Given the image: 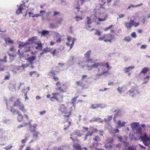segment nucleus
Instances as JSON below:
<instances>
[{
    "instance_id": "obj_1",
    "label": "nucleus",
    "mask_w": 150,
    "mask_h": 150,
    "mask_svg": "<svg viewBox=\"0 0 150 150\" xmlns=\"http://www.w3.org/2000/svg\"><path fill=\"white\" fill-rule=\"evenodd\" d=\"M55 71L52 70L49 73V75L50 76L53 77L54 81L56 82L55 83L56 86L55 90L59 92L60 93H64L66 92L67 87L64 83H61L60 81H59V78L55 76L56 74Z\"/></svg>"
},
{
    "instance_id": "obj_2",
    "label": "nucleus",
    "mask_w": 150,
    "mask_h": 150,
    "mask_svg": "<svg viewBox=\"0 0 150 150\" xmlns=\"http://www.w3.org/2000/svg\"><path fill=\"white\" fill-rule=\"evenodd\" d=\"M59 112L61 114H64V119L67 120V122L70 119V117L71 115V112L69 111L67 109L66 106L64 104L61 105L59 109Z\"/></svg>"
},
{
    "instance_id": "obj_3",
    "label": "nucleus",
    "mask_w": 150,
    "mask_h": 150,
    "mask_svg": "<svg viewBox=\"0 0 150 150\" xmlns=\"http://www.w3.org/2000/svg\"><path fill=\"white\" fill-rule=\"evenodd\" d=\"M114 36L110 33L104 35L102 36L99 38L98 39L100 41H104L105 42H111L112 40L114 39Z\"/></svg>"
},
{
    "instance_id": "obj_4",
    "label": "nucleus",
    "mask_w": 150,
    "mask_h": 150,
    "mask_svg": "<svg viewBox=\"0 0 150 150\" xmlns=\"http://www.w3.org/2000/svg\"><path fill=\"white\" fill-rule=\"evenodd\" d=\"M139 22L135 23L134 21L130 20V22H126L125 23V26L127 30H131V27L133 25L136 27L139 25Z\"/></svg>"
},
{
    "instance_id": "obj_5",
    "label": "nucleus",
    "mask_w": 150,
    "mask_h": 150,
    "mask_svg": "<svg viewBox=\"0 0 150 150\" xmlns=\"http://www.w3.org/2000/svg\"><path fill=\"white\" fill-rule=\"evenodd\" d=\"M128 92H129V95L132 97H134L136 94L139 93V91L135 87L132 88Z\"/></svg>"
},
{
    "instance_id": "obj_6",
    "label": "nucleus",
    "mask_w": 150,
    "mask_h": 150,
    "mask_svg": "<svg viewBox=\"0 0 150 150\" xmlns=\"http://www.w3.org/2000/svg\"><path fill=\"white\" fill-rule=\"evenodd\" d=\"M60 93H52L53 96H54L55 99L57 101H60L63 98L62 95L59 94Z\"/></svg>"
},
{
    "instance_id": "obj_7",
    "label": "nucleus",
    "mask_w": 150,
    "mask_h": 150,
    "mask_svg": "<svg viewBox=\"0 0 150 150\" xmlns=\"http://www.w3.org/2000/svg\"><path fill=\"white\" fill-rule=\"evenodd\" d=\"M67 40L68 41V42L66 43V45L67 46H69V50L71 49L73 46L74 44V40L72 41V43L70 44V42L72 40V38L71 37L68 36L67 37Z\"/></svg>"
},
{
    "instance_id": "obj_8",
    "label": "nucleus",
    "mask_w": 150,
    "mask_h": 150,
    "mask_svg": "<svg viewBox=\"0 0 150 150\" xmlns=\"http://www.w3.org/2000/svg\"><path fill=\"white\" fill-rule=\"evenodd\" d=\"M20 46L24 48V50L25 52L29 51L30 50V44L28 42H27L24 45H20L19 47Z\"/></svg>"
},
{
    "instance_id": "obj_9",
    "label": "nucleus",
    "mask_w": 150,
    "mask_h": 150,
    "mask_svg": "<svg viewBox=\"0 0 150 150\" xmlns=\"http://www.w3.org/2000/svg\"><path fill=\"white\" fill-rule=\"evenodd\" d=\"M52 50V48L49 47H47L43 50L42 52L40 53V54L41 55L43 54H47L49 52H50L51 53V52Z\"/></svg>"
},
{
    "instance_id": "obj_10",
    "label": "nucleus",
    "mask_w": 150,
    "mask_h": 150,
    "mask_svg": "<svg viewBox=\"0 0 150 150\" xmlns=\"http://www.w3.org/2000/svg\"><path fill=\"white\" fill-rule=\"evenodd\" d=\"M25 4H22L19 6V7L17 9L16 11V13L17 14H19L20 13H21L22 11L23 10L24 8H23V7H25Z\"/></svg>"
},
{
    "instance_id": "obj_11",
    "label": "nucleus",
    "mask_w": 150,
    "mask_h": 150,
    "mask_svg": "<svg viewBox=\"0 0 150 150\" xmlns=\"http://www.w3.org/2000/svg\"><path fill=\"white\" fill-rule=\"evenodd\" d=\"M52 50L51 51L50 54L53 57L58 56L60 52L58 49H54Z\"/></svg>"
},
{
    "instance_id": "obj_12",
    "label": "nucleus",
    "mask_w": 150,
    "mask_h": 150,
    "mask_svg": "<svg viewBox=\"0 0 150 150\" xmlns=\"http://www.w3.org/2000/svg\"><path fill=\"white\" fill-rule=\"evenodd\" d=\"M36 58V57L33 56L27 58L26 60L30 64H32L33 61Z\"/></svg>"
},
{
    "instance_id": "obj_13",
    "label": "nucleus",
    "mask_w": 150,
    "mask_h": 150,
    "mask_svg": "<svg viewBox=\"0 0 150 150\" xmlns=\"http://www.w3.org/2000/svg\"><path fill=\"white\" fill-rule=\"evenodd\" d=\"M36 45L35 46V48L36 49L38 50H42V45L41 42L40 41H38V42L35 44Z\"/></svg>"
},
{
    "instance_id": "obj_14",
    "label": "nucleus",
    "mask_w": 150,
    "mask_h": 150,
    "mask_svg": "<svg viewBox=\"0 0 150 150\" xmlns=\"http://www.w3.org/2000/svg\"><path fill=\"white\" fill-rule=\"evenodd\" d=\"M31 122H29V125L30 126V129L31 132H33L35 131L36 127L37 126V124H34L32 125Z\"/></svg>"
},
{
    "instance_id": "obj_15",
    "label": "nucleus",
    "mask_w": 150,
    "mask_h": 150,
    "mask_svg": "<svg viewBox=\"0 0 150 150\" xmlns=\"http://www.w3.org/2000/svg\"><path fill=\"white\" fill-rule=\"evenodd\" d=\"M20 112L19 111H17V114H18V115L17 116V120L18 122H21L22 121L23 119V115L20 114Z\"/></svg>"
},
{
    "instance_id": "obj_16",
    "label": "nucleus",
    "mask_w": 150,
    "mask_h": 150,
    "mask_svg": "<svg viewBox=\"0 0 150 150\" xmlns=\"http://www.w3.org/2000/svg\"><path fill=\"white\" fill-rule=\"evenodd\" d=\"M7 57L6 56H5L3 60L0 59V66L1 65L2 62H4V63H6L7 62L6 59ZM4 67L2 68H0V71H3L4 70Z\"/></svg>"
},
{
    "instance_id": "obj_17",
    "label": "nucleus",
    "mask_w": 150,
    "mask_h": 150,
    "mask_svg": "<svg viewBox=\"0 0 150 150\" xmlns=\"http://www.w3.org/2000/svg\"><path fill=\"white\" fill-rule=\"evenodd\" d=\"M139 125V122H132L131 124V127L133 129L136 128Z\"/></svg>"
},
{
    "instance_id": "obj_18",
    "label": "nucleus",
    "mask_w": 150,
    "mask_h": 150,
    "mask_svg": "<svg viewBox=\"0 0 150 150\" xmlns=\"http://www.w3.org/2000/svg\"><path fill=\"white\" fill-rule=\"evenodd\" d=\"M29 74L32 77L35 76L36 77H38L39 76V74L35 71L30 72Z\"/></svg>"
},
{
    "instance_id": "obj_19",
    "label": "nucleus",
    "mask_w": 150,
    "mask_h": 150,
    "mask_svg": "<svg viewBox=\"0 0 150 150\" xmlns=\"http://www.w3.org/2000/svg\"><path fill=\"white\" fill-rule=\"evenodd\" d=\"M18 107L19 109L23 112H25L26 111V109L25 108V105L23 103H21Z\"/></svg>"
},
{
    "instance_id": "obj_20",
    "label": "nucleus",
    "mask_w": 150,
    "mask_h": 150,
    "mask_svg": "<svg viewBox=\"0 0 150 150\" xmlns=\"http://www.w3.org/2000/svg\"><path fill=\"white\" fill-rule=\"evenodd\" d=\"M21 98H18L15 101L13 105L15 107H18L22 103L20 101Z\"/></svg>"
},
{
    "instance_id": "obj_21",
    "label": "nucleus",
    "mask_w": 150,
    "mask_h": 150,
    "mask_svg": "<svg viewBox=\"0 0 150 150\" xmlns=\"http://www.w3.org/2000/svg\"><path fill=\"white\" fill-rule=\"evenodd\" d=\"M149 69L148 67H146L142 69V70L140 72V74H146L149 71Z\"/></svg>"
},
{
    "instance_id": "obj_22",
    "label": "nucleus",
    "mask_w": 150,
    "mask_h": 150,
    "mask_svg": "<svg viewBox=\"0 0 150 150\" xmlns=\"http://www.w3.org/2000/svg\"><path fill=\"white\" fill-rule=\"evenodd\" d=\"M101 106L100 104H92L91 105V108L92 109H96L98 108H99Z\"/></svg>"
},
{
    "instance_id": "obj_23",
    "label": "nucleus",
    "mask_w": 150,
    "mask_h": 150,
    "mask_svg": "<svg viewBox=\"0 0 150 150\" xmlns=\"http://www.w3.org/2000/svg\"><path fill=\"white\" fill-rule=\"evenodd\" d=\"M38 37L35 36H34L32 38L29 39L28 41L30 42L31 43H32L34 42L35 40H37Z\"/></svg>"
},
{
    "instance_id": "obj_24",
    "label": "nucleus",
    "mask_w": 150,
    "mask_h": 150,
    "mask_svg": "<svg viewBox=\"0 0 150 150\" xmlns=\"http://www.w3.org/2000/svg\"><path fill=\"white\" fill-rule=\"evenodd\" d=\"M4 40L6 43L13 44L14 43V41L11 40L9 37L5 38Z\"/></svg>"
},
{
    "instance_id": "obj_25",
    "label": "nucleus",
    "mask_w": 150,
    "mask_h": 150,
    "mask_svg": "<svg viewBox=\"0 0 150 150\" xmlns=\"http://www.w3.org/2000/svg\"><path fill=\"white\" fill-rule=\"evenodd\" d=\"M91 51L90 50H88L84 54V57L85 58H89L90 57V54H91Z\"/></svg>"
},
{
    "instance_id": "obj_26",
    "label": "nucleus",
    "mask_w": 150,
    "mask_h": 150,
    "mask_svg": "<svg viewBox=\"0 0 150 150\" xmlns=\"http://www.w3.org/2000/svg\"><path fill=\"white\" fill-rule=\"evenodd\" d=\"M104 64L103 63L97 62L93 65V67L97 68L99 66H103Z\"/></svg>"
},
{
    "instance_id": "obj_27",
    "label": "nucleus",
    "mask_w": 150,
    "mask_h": 150,
    "mask_svg": "<svg viewBox=\"0 0 150 150\" xmlns=\"http://www.w3.org/2000/svg\"><path fill=\"white\" fill-rule=\"evenodd\" d=\"M39 33L41 34V36H42L48 34L49 32V31L44 30L40 32Z\"/></svg>"
},
{
    "instance_id": "obj_28",
    "label": "nucleus",
    "mask_w": 150,
    "mask_h": 150,
    "mask_svg": "<svg viewBox=\"0 0 150 150\" xmlns=\"http://www.w3.org/2000/svg\"><path fill=\"white\" fill-rule=\"evenodd\" d=\"M76 84L78 86H79L81 87L82 89L84 88V86L83 85L82 83L80 81H77L76 82Z\"/></svg>"
},
{
    "instance_id": "obj_29",
    "label": "nucleus",
    "mask_w": 150,
    "mask_h": 150,
    "mask_svg": "<svg viewBox=\"0 0 150 150\" xmlns=\"http://www.w3.org/2000/svg\"><path fill=\"white\" fill-rule=\"evenodd\" d=\"M112 119V115L108 116L106 118L104 119L105 122L107 121H110Z\"/></svg>"
},
{
    "instance_id": "obj_30",
    "label": "nucleus",
    "mask_w": 150,
    "mask_h": 150,
    "mask_svg": "<svg viewBox=\"0 0 150 150\" xmlns=\"http://www.w3.org/2000/svg\"><path fill=\"white\" fill-rule=\"evenodd\" d=\"M134 68V67H132V66H129L128 68L125 67L124 69L125 72L126 73H127L129 71V70L130 69H132L133 68Z\"/></svg>"
},
{
    "instance_id": "obj_31",
    "label": "nucleus",
    "mask_w": 150,
    "mask_h": 150,
    "mask_svg": "<svg viewBox=\"0 0 150 150\" xmlns=\"http://www.w3.org/2000/svg\"><path fill=\"white\" fill-rule=\"evenodd\" d=\"M57 26V25L56 23H51L50 24V27L51 28H54Z\"/></svg>"
},
{
    "instance_id": "obj_32",
    "label": "nucleus",
    "mask_w": 150,
    "mask_h": 150,
    "mask_svg": "<svg viewBox=\"0 0 150 150\" xmlns=\"http://www.w3.org/2000/svg\"><path fill=\"white\" fill-rule=\"evenodd\" d=\"M63 21V18L61 17L59 19L56 21V24H61Z\"/></svg>"
},
{
    "instance_id": "obj_33",
    "label": "nucleus",
    "mask_w": 150,
    "mask_h": 150,
    "mask_svg": "<svg viewBox=\"0 0 150 150\" xmlns=\"http://www.w3.org/2000/svg\"><path fill=\"white\" fill-rule=\"evenodd\" d=\"M10 111L13 114H14L16 112L17 113V112L18 111L15 108H14L13 107H12L11 108V109L10 110Z\"/></svg>"
},
{
    "instance_id": "obj_34",
    "label": "nucleus",
    "mask_w": 150,
    "mask_h": 150,
    "mask_svg": "<svg viewBox=\"0 0 150 150\" xmlns=\"http://www.w3.org/2000/svg\"><path fill=\"white\" fill-rule=\"evenodd\" d=\"M87 24L89 25L91 24L92 22L91 21V18H90L89 17H87Z\"/></svg>"
},
{
    "instance_id": "obj_35",
    "label": "nucleus",
    "mask_w": 150,
    "mask_h": 150,
    "mask_svg": "<svg viewBox=\"0 0 150 150\" xmlns=\"http://www.w3.org/2000/svg\"><path fill=\"white\" fill-rule=\"evenodd\" d=\"M105 147L107 149L110 150L112 148V146L110 144L108 145L107 144H105Z\"/></svg>"
},
{
    "instance_id": "obj_36",
    "label": "nucleus",
    "mask_w": 150,
    "mask_h": 150,
    "mask_svg": "<svg viewBox=\"0 0 150 150\" xmlns=\"http://www.w3.org/2000/svg\"><path fill=\"white\" fill-rule=\"evenodd\" d=\"M93 121H99V122H102L100 120L101 119L99 117H94L93 118Z\"/></svg>"
},
{
    "instance_id": "obj_37",
    "label": "nucleus",
    "mask_w": 150,
    "mask_h": 150,
    "mask_svg": "<svg viewBox=\"0 0 150 150\" xmlns=\"http://www.w3.org/2000/svg\"><path fill=\"white\" fill-rule=\"evenodd\" d=\"M132 39L129 36L125 37L124 40L127 42H129Z\"/></svg>"
},
{
    "instance_id": "obj_38",
    "label": "nucleus",
    "mask_w": 150,
    "mask_h": 150,
    "mask_svg": "<svg viewBox=\"0 0 150 150\" xmlns=\"http://www.w3.org/2000/svg\"><path fill=\"white\" fill-rule=\"evenodd\" d=\"M106 1L104 0H101V2L100 4V8H103V6L105 4Z\"/></svg>"
},
{
    "instance_id": "obj_39",
    "label": "nucleus",
    "mask_w": 150,
    "mask_h": 150,
    "mask_svg": "<svg viewBox=\"0 0 150 150\" xmlns=\"http://www.w3.org/2000/svg\"><path fill=\"white\" fill-rule=\"evenodd\" d=\"M142 128L140 127L136 128V131L137 133L138 134H141L142 132Z\"/></svg>"
},
{
    "instance_id": "obj_40",
    "label": "nucleus",
    "mask_w": 150,
    "mask_h": 150,
    "mask_svg": "<svg viewBox=\"0 0 150 150\" xmlns=\"http://www.w3.org/2000/svg\"><path fill=\"white\" fill-rule=\"evenodd\" d=\"M127 150H137L136 148L134 146H129L127 148Z\"/></svg>"
},
{
    "instance_id": "obj_41",
    "label": "nucleus",
    "mask_w": 150,
    "mask_h": 150,
    "mask_svg": "<svg viewBox=\"0 0 150 150\" xmlns=\"http://www.w3.org/2000/svg\"><path fill=\"white\" fill-rule=\"evenodd\" d=\"M79 96H77L72 98L71 100V103L74 104V102L76 101V99Z\"/></svg>"
},
{
    "instance_id": "obj_42",
    "label": "nucleus",
    "mask_w": 150,
    "mask_h": 150,
    "mask_svg": "<svg viewBox=\"0 0 150 150\" xmlns=\"http://www.w3.org/2000/svg\"><path fill=\"white\" fill-rule=\"evenodd\" d=\"M106 73H107L108 74V71H104L102 73L99 74H97L96 75V76H97L98 77H99L100 76H101L105 74Z\"/></svg>"
},
{
    "instance_id": "obj_43",
    "label": "nucleus",
    "mask_w": 150,
    "mask_h": 150,
    "mask_svg": "<svg viewBox=\"0 0 150 150\" xmlns=\"http://www.w3.org/2000/svg\"><path fill=\"white\" fill-rule=\"evenodd\" d=\"M143 142L144 144L146 146H148L149 145V143L145 139L143 140Z\"/></svg>"
},
{
    "instance_id": "obj_44",
    "label": "nucleus",
    "mask_w": 150,
    "mask_h": 150,
    "mask_svg": "<svg viewBox=\"0 0 150 150\" xmlns=\"http://www.w3.org/2000/svg\"><path fill=\"white\" fill-rule=\"evenodd\" d=\"M75 18H76V20L77 21L82 20L83 19L82 17L80 16H76Z\"/></svg>"
},
{
    "instance_id": "obj_45",
    "label": "nucleus",
    "mask_w": 150,
    "mask_h": 150,
    "mask_svg": "<svg viewBox=\"0 0 150 150\" xmlns=\"http://www.w3.org/2000/svg\"><path fill=\"white\" fill-rule=\"evenodd\" d=\"M131 36L133 38H135L137 37V35L136 33L135 32H132L131 35Z\"/></svg>"
},
{
    "instance_id": "obj_46",
    "label": "nucleus",
    "mask_w": 150,
    "mask_h": 150,
    "mask_svg": "<svg viewBox=\"0 0 150 150\" xmlns=\"http://www.w3.org/2000/svg\"><path fill=\"white\" fill-rule=\"evenodd\" d=\"M143 5V4L142 3H141V4H139L138 5H131L130 6L131 7H137L139 6H141Z\"/></svg>"
},
{
    "instance_id": "obj_47",
    "label": "nucleus",
    "mask_w": 150,
    "mask_h": 150,
    "mask_svg": "<svg viewBox=\"0 0 150 150\" xmlns=\"http://www.w3.org/2000/svg\"><path fill=\"white\" fill-rule=\"evenodd\" d=\"M27 125V123H25L24 124H22L19 125V126H18L17 127L18 128H21V127H25Z\"/></svg>"
},
{
    "instance_id": "obj_48",
    "label": "nucleus",
    "mask_w": 150,
    "mask_h": 150,
    "mask_svg": "<svg viewBox=\"0 0 150 150\" xmlns=\"http://www.w3.org/2000/svg\"><path fill=\"white\" fill-rule=\"evenodd\" d=\"M95 35H97L98 36H100L101 35V33L100 31L96 30V32L95 33Z\"/></svg>"
},
{
    "instance_id": "obj_49",
    "label": "nucleus",
    "mask_w": 150,
    "mask_h": 150,
    "mask_svg": "<svg viewBox=\"0 0 150 150\" xmlns=\"http://www.w3.org/2000/svg\"><path fill=\"white\" fill-rule=\"evenodd\" d=\"M92 145L94 147H96L98 146V141L94 142L93 143Z\"/></svg>"
},
{
    "instance_id": "obj_50",
    "label": "nucleus",
    "mask_w": 150,
    "mask_h": 150,
    "mask_svg": "<svg viewBox=\"0 0 150 150\" xmlns=\"http://www.w3.org/2000/svg\"><path fill=\"white\" fill-rule=\"evenodd\" d=\"M113 26V25H111L110 26L104 29V30L105 31H108V30H109Z\"/></svg>"
},
{
    "instance_id": "obj_51",
    "label": "nucleus",
    "mask_w": 150,
    "mask_h": 150,
    "mask_svg": "<svg viewBox=\"0 0 150 150\" xmlns=\"http://www.w3.org/2000/svg\"><path fill=\"white\" fill-rule=\"evenodd\" d=\"M74 57L73 56H71L70 57V59L69 60V62H72L73 63L74 62Z\"/></svg>"
},
{
    "instance_id": "obj_52",
    "label": "nucleus",
    "mask_w": 150,
    "mask_h": 150,
    "mask_svg": "<svg viewBox=\"0 0 150 150\" xmlns=\"http://www.w3.org/2000/svg\"><path fill=\"white\" fill-rule=\"evenodd\" d=\"M33 136L34 137H35L36 138H38V133L36 132H35V131L34 132H33Z\"/></svg>"
},
{
    "instance_id": "obj_53",
    "label": "nucleus",
    "mask_w": 150,
    "mask_h": 150,
    "mask_svg": "<svg viewBox=\"0 0 150 150\" xmlns=\"http://www.w3.org/2000/svg\"><path fill=\"white\" fill-rule=\"evenodd\" d=\"M87 67L88 68V70H92L93 68V65L92 66H89L88 65H87Z\"/></svg>"
},
{
    "instance_id": "obj_54",
    "label": "nucleus",
    "mask_w": 150,
    "mask_h": 150,
    "mask_svg": "<svg viewBox=\"0 0 150 150\" xmlns=\"http://www.w3.org/2000/svg\"><path fill=\"white\" fill-rule=\"evenodd\" d=\"M106 19V18L105 17L103 18H98V20L100 22L101 21H105Z\"/></svg>"
},
{
    "instance_id": "obj_55",
    "label": "nucleus",
    "mask_w": 150,
    "mask_h": 150,
    "mask_svg": "<svg viewBox=\"0 0 150 150\" xmlns=\"http://www.w3.org/2000/svg\"><path fill=\"white\" fill-rule=\"evenodd\" d=\"M12 145H11L10 146H7L6 147H5L4 148V149H5L8 150H9L10 149L12 148Z\"/></svg>"
},
{
    "instance_id": "obj_56",
    "label": "nucleus",
    "mask_w": 150,
    "mask_h": 150,
    "mask_svg": "<svg viewBox=\"0 0 150 150\" xmlns=\"http://www.w3.org/2000/svg\"><path fill=\"white\" fill-rule=\"evenodd\" d=\"M54 150H63V149L60 147H54L53 149Z\"/></svg>"
},
{
    "instance_id": "obj_57",
    "label": "nucleus",
    "mask_w": 150,
    "mask_h": 150,
    "mask_svg": "<svg viewBox=\"0 0 150 150\" xmlns=\"http://www.w3.org/2000/svg\"><path fill=\"white\" fill-rule=\"evenodd\" d=\"M122 142L123 144L126 146H127L129 144V142H126L125 141H123Z\"/></svg>"
},
{
    "instance_id": "obj_58",
    "label": "nucleus",
    "mask_w": 150,
    "mask_h": 150,
    "mask_svg": "<svg viewBox=\"0 0 150 150\" xmlns=\"http://www.w3.org/2000/svg\"><path fill=\"white\" fill-rule=\"evenodd\" d=\"M71 122H69V125L67 126L64 125L65 127L64 128V130H67L69 127V126L71 125Z\"/></svg>"
},
{
    "instance_id": "obj_59",
    "label": "nucleus",
    "mask_w": 150,
    "mask_h": 150,
    "mask_svg": "<svg viewBox=\"0 0 150 150\" xmlns=\"http://www.w3.org/2000/svg\"><path fill=\"white\" fill-rule=\"evenodd\" d=\"M118 125L119 126V125H121V126L122 127V126H124L125 124V122H122V124H121V122H118Z\"/></svg>"
},
{
    "instance_id": "obj_60",
    "label": "nucleus",
    "mask_w": 150,
    "mask_h": 150,
    "mask_svg": "<svg viewBox=\"0 0 150 150\" xmlns=\"http://www.w3.org/2000/svg\"><path fill=\"white\" fill-rule=\"evenodd\" d=\"M113 141L114 140L112 138H111L109 139L108 143H112L113 142Z\"/></svg>"
},
{
    "instance_id": "obj_61",
    "label": "nucleus",
    "mask_w": 150,
    "mask_h": 150,
    "mask_svg": "<svg viewBox=\"0 0 150 150\" xmlns=\"http://www.w3.org/2000/svg\"><path fill=\"white\" fill-rule=\"evenodd\" d=\"M87 77V75H83L82 76V78L81 79V80L82 81L84 79L86 78Z\"/></svg>"
},
{
    "instance_id": "obj_62",
    "label": "nucleus",
    "mask_w": 150,
    "mask_h": 150,
    "mask_svg": "<svg viewBox=\"0 0 150 150\" xmlns=\"http://www.w3.org/2000/svg\"><path fill=\"white\" fill-rule=\"evenodd\" d=\"M118 139L120 142H122V136H119L118 137Z\"/></svg>"
},
{
    "instance_id": "obj_63",
    "label": "nucleus",
    "mask_w": 150,
    "mask_h": 150,
    "mask_svg": "<svg viewBox=\"0 0 150 150\" xmlns=\"http://www.w3.org/2000/svg\"><path fill=\"white\" fill-rule=\"evenodd\" d=\"M46 112V111L45 110H44L43 111L40 112L39 113V114L41 115H42L43 114H45Z\"/></svg>"
},
{
    "instance_id": "obj_64",
    "label": "nucleus",
    "mask_w": 150,
    "mask_h": 150,
    "mask_svg": "<svg viewBox=\"0 0 150 150\" xmlns=\"http://www.w3.org/2000/svg\"><path fill=\"white\" fill-rule=\"evenodd\" d=\"M28 66V65L27 64H23L22 65L21 67L23 68H25L26 67H27Z\"/></svg>"
}]
</instances>
